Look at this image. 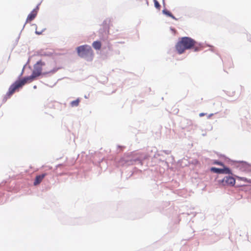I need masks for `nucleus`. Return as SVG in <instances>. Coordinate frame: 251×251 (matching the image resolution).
<instances>
[{"label":"nucleus","mask_w":251,"mask_h":251,"mask_svg":"<svg viewBox=\"0 0 251 251\" xmlns=\"http://www.w3.org/2000/svg\"><path fill=\"white\" fill-rule=\"evenodd\" d=\"M45 63L42 61H39L34 66V70L30 76L25 77L22 79L16 81L12 84L8 89L7 95L11 96L15 92L20 88H22L26 83L31 82L33 79L41 75L42 73V67L45 65Z\"/></svg>","instance_id":"obj_1"},{"label":"nucleus","mask_w":251,"mask_h":251,"mask_svg":"<svg viewBox=\"0 0 251 251\" xmlns=\"http://www.w3.org/2000/svg\"><path fill=\"white\" fill-rule=\"evenodd\" d=\"M195 43V41L190 37H182L176 45V49L178 53L180 54L184 53L186 50L192 49Z\"/></svg>","instance_id":"obj_2"},{"label":"nucleus","mask_w":251,"mask_h":251,"mask_svg":"<svg viewBox=\"0 0 251 251\" xmlns=\"http://www.w3.org/2000/svg\"><path fill=\"white\" fill-rule=\"evenodd\" d=\"M76 51L79 56L85 58L87 56H92L93 51L91 47L87 45H82L76 48Z\"/></svg>","instance_id":"obj_3"},{"label":"nucleus","mask_w":251,"mask_h":251,"mask_svg":"<svg viewBox=\"0 0 251 251\" xmlns=\"http://www.w3.org/2000/svg\"><path fill=\"white\" fill-rule=\"evenodd\" d=\"M221 183L223 186H233L235 183V179L232 176H225L222 180Z\"/></svg>","instance_id":"obj_4"},{"label":"nucleus","mask_w":251,"mask_h":251,"mask_svg":"<svg viewBox=\"0 0 251 251\" xmlns=\"http://www.w3.org/2000/svg\"><path fill=\"white\" fill-rule=\"evenodd\" d=\"M211 171L214 173L217 174H231L230 170L225 166L223 169H219L215 167L211 168Z\"/></svg>","instance_id":"obj_5"},{"label":"nucleus","mask_w":251,"mask_h":251,"mask_svg":"<svg viewBox=\"0 0 251 251\" xmlns=\"http://www.w3.org/2000/svg\"><path fill=\"white\" fill-rule=\"evenodd\" d=\"M38 9L39 8L37 6L30 12L26 18V23H29L34 19L37 14Z\"/></svg>","instance_id":"obj_6"},{"label":"nucleus","mask_w":251,"mask_h":251,"mask_svg":"<svg viewBox=\"0 0 251 251\" xmlns=\"http://www.w3.org/2000/svg\"><path fill=\"white\" fill-rule=\"evenodd\" d=\"M47 174L44 173L42 175H38L36 176L34 182L33 183L35 186L39 184L46 176Z\"/></svg>","instance_id":"obj_7"},{"label":"nucleus","mask_w":251,"mask_h":251,"mask_svg":"<svg viewBox=\"0 0 251 251\" xmlns=\"http://www.w3.org/2000/svg\"><path fill=\"white\" fill-rule=\"evenodd\" d=\"M92 46L96 50H100L101 44L100 41H95L93 43Z\"/></svg>","instance_id":"obj_8"},{"label":"nucleus","mask_w":251,"mask_h":251,"mask_svg":"<svg viewBox=\"0 0 251 251\" xmlns=\"http://www.w3.org/2000/svg\"><path fill=\"white\" fill-rule=\"evenodd\" d=\"M192 49H194V51H198L201 50V47L195 41V45L193 46Z\"/></svg>","instance_id":"obj_9"},{"label":"nucleus","mask_w":251,"mask_h":251,"mask_svg":"<svg viewBox=\"0 0 251 251\" xmlns=\"http://www.w3.org/2000/svg\"><path fill=\"white\" fill-rule=\"evenodd\" d=\"M79 101H80V100H79V99H77V100H75L72 101L71 103V105L73 107L77 106L79 104Z\"/></svg>","instance_id":"obj_10"},{"label":"nucleus","mask_w":251,"mask_h":251,"mask_svg":"<svg viewBox=\"0 0 251 251\" xmlns=\"http://www.w3.org/2000/svg\"><path fill=\"white\" fill-rule=\"evenodd\" d=\"M163 13L167 15L168 16H169L171 18H172L173 19H175V17L172 15V14L169 12V11H167L166 10H163Z\"/></svg>","instance_id":"obj_11"},{"label":"nucleus","mask_w":251,"mask_h":251,"mask_svg":"<svg viewBox=\"0 0 251 251\" xmlns=\"http://www.w3.org/2000/svg\"><path fill=\"white\" fill-rule=\"evenodd\" d=\"M154 3V6L158 10H160L161 6L157 0H153Z\"/></svg>","instance_id":"obj_12"},{"label":"nucleus","mask_w":251,"mask_h":251,"mask_svg":"<svg viewBox=\"0 0 251 251\" xmlns=\"http://www.w3.org/2000/svg\"><path fill=\"white\" fill-rule=\"evenodd\" d=\"M214 163L215 164L219 165H220V166H223V167L225 166L224 164H223V163H222L221 162L218 161H215Z\"/></svg>","instance_id":"obj_13"},{"label":"nucleus","mask_w":251,"mask_h":251,"mask_svg":"<svg viewBox=\"0 0 251 251\" xmlns=\"http://www.w3.org/2000/svg\"><path fill=\"white\" fill-rule=\"evenodd\" d=\"M240 179L242 180V181H244L245 182H251V181L250 180H248V179L247 178H245V177H240Z\"/></svg>","instance_id":"obj_14"},{"label":"nucleus","mask_w":251,"mask_h":251,"mask_svg":"<svg viewBox=\"0 0 251 251\" xmlns=\"http://www.w3.org/2000/svg\"><path fill=\"white\" fill-rule=\"evenodd\" d=\"M204 115H205V114H204V113H200V114H199V116H200V117L203 116Z\"/></svg>","instance_id":"obj_15"}]
</instances>
